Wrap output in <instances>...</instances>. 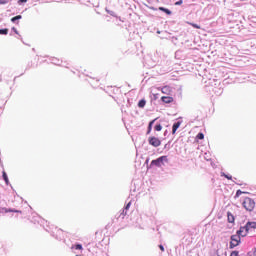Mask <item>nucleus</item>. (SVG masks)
Segmentation results:
<instances>
[{
    "label": "nucleus",
    "mask_w": 256,
    "mask_h": 256,
    "mask_svg": "<svg viewBox=\"0 0 256 256\" xmlns=\"http://www.w3.org/2000/svg\"><path fill=\"white\" fill-rule=\"evenodd\" d=\"M242 207H244V209L247 211H253V209H255V200L250 197L244 198Z\"/></svg>",
    "instance_id": "nucleus-1"
},
{
    "label": "nucleus",
    "mask_w": 256,
    "mask_h": 256,
    "mask_svg": "<svg viewBox=\"0 0 256 256\" xmlns=\"http://www.w3.org/2000/svg\"><path fill=\"white\" fill-rule=\"evenodd\" d=\"M231 241H230V248L235 249V247H239L241 244V237L238 234H234L231 236Z\"/></svg>",
    "instance_id": "nucleus-2"
},
{
    "label": "nucleus",
    "mask_w": 256,
    "mask_h": 256,
    "mask_svg": "<svg viewBox=\"0 0 256 256\" xmlns=\"http://www.w3.org/2000/svg\"><path fill=\"white\" fill-rule=\"evenodd\" d=\"M148 143L149 145H152V147H160L161 140L155 136H152L148 138Z\"/></svg>",
    "instance_id": "nucleus-3"
},
{
    "label": "nucleus",
    "mask_w": 256,
    "mask_h": 256,
    "mask_svg": "<svg viewBox=\"0 0 256 256\" xmlns=\"http://www.w3.org/2000/svg\"><path fill=\"white\" fill-rule=\"evenodd\" d=\"M249 233V230L244 227H240V229L236 232V235H239V237H247V234Z\"/></svg>",
    "instance_id": "nucleus-4"
},
{
    "label": "nucleus",
    "mask_w": 256,
    "mask_h": 256,
    "mask_svg": "<svg viewBox=\"0 0 256 256\" xmlns=\"http://www.w3.org/2000/svg\"><path fill=\"white\" fill-rule=\"evenodd\" d=\"M167 157L166 156H161L156 160H152L151 165H155L156 167H161V164L163 161H165Z\"/></svg>",
    "instance_id": "nucleus-5"
},
{
    "label": "nucleus",
    "mask_w": 256,
    "mask_h": 256,
    "mask_svg": "<svg viewBox=\"0 0 256 256\" xmlns=\"http://www.w3.org/2000/svg\"><path fill=\"white\" fill-rule=\"evenodd\" d=\"M161 101L163 103L169 104V103H173V101H175V100L171 96H162Z\"/></svg>",
    "instance_id": "nucleus-6"
},
{
    "label": "nucleus",
    "mask_w": 256,
    "mask_h": 256,
    "mask_svg": "<svg viewBox=\"0 0 256 256\" xmlns=\"http://www.w3.org/2000/svg\"><path fill=\"white\" fill-rule=\"evenodd\" d=\"M179 127H181V122H176L173 124L172 126V134L175 135V133H177V129H179Z\"/></svg>",
    "instance_id": "nucleus-7"
},
{
    "label": "nucleus",
    "mask_w": 256,
    "mask_h": 256,
    "mask_svg": "<svg viewBox=\"0 0 256 256\" xmlns=\"http://www.w3.org/2000/svg\"><path fill=\"white\" fill-rule=\"evenodd\" d=\"M228 223H235V216L231 212H227Z\"/></svg>",
    "instance_id": "nucleus-8"
},
{
    "label": "nucleus",
    "mask_w": 256,
    "mask_h": 256,
    "mask_svg": "<svg viewBox=\"0 0 256 256\" xmlns=\"http://www.w3.org/2000/svg\"><path fill=\"white\" fill-rule=\"evenodd\" d=\"M161 92H162L164 95H169V93H171V87H169V86H164V87L161 89Z\"/></svg>",
    "instance_id": "nucleus-9"
},
{
    "label": "nucleus",
    "mask_w": 256,
    "mask_h": 256,
    "mask_svg": "<svg viewBox=\"0 0 256 256\" xmlns=\"http://www.w3.org/2000/svg\"><path fill=\"white\" fill-rule=\"evenodd\" d=\"M246 228L249 231V229H256V222H248L246 224Z\"/></svg>",
    "instance_id": "nucleus-10"
},
{
    "label": "nucleus",
    "mask_w": 256,
    "mask_h": 256,
    "mask_svg": "<svg viewBox=\"0 0 256 256\" xmlns=\"http://www.w3.org/2000/svg\"><path fill=\"white\" fill-rule=\"evenodd\" d=\"M155 121H157V119H154V120L149 122L147 135H149V133H151V130L153 129V124L155 123Z\"/></svg>",
    "instance_id": "nucleus-11"
},
{
    "label": "nucleus",
    "mask_w": 256,
    "mask_h": 256,
    "mask_svg": "<svg viewBox=\"0 0 256 256\" xmlns=\"http://www.w3.org/2000/svg\"><path fill=\"white\" fill-rule=\"evenodd\" d=\"M159 11H163V13H166V15H171V10L165 8V7H159Z\"/></svg>",
    "instance_id": "nucleus-12"
},
{
    "label": "nucleus",
    "mask_w": 256,
    "mask_h": 256,
    "mask_svg": "<svg viewBox=\"0 0 256 256\" xmlns=\"http://www.w3.org/2000/svg\"><path fill=\"white\" fill-rule=\"evenodd\" d=\"M145 105H147V101H145V99H142L138 102V107L140 109H143V107H145Z\"/></svg>",
    "instance_id": "nucleus-13"
},
{
    "label": "nucleus",
    "mask_w": 256,
    "mask_h": 256,
    "mask_svg": "<svg viewBox=\"0 0 256 256\" xmlns=\"http://www.w3.org/2000/svg\"><path fill=\"white\" fill-rule=\"evenodd\" d=\"M2 177H3L6 185H9V177H7V172L3 171Z\"/></svg>",
    "instance_id": "nucleus-14"
},
{
    "label": "nucleus",
    "mask_w": 256,
    "mask_h": 256,
    "mask_svg": "<svg viewBox=\"0 0 256 256\" xmlns=\"http://www.w3.org/2000/svg\"><path fill=\"white\" fill-rule=\"evenodd\" d=\"M245 193H247V192H243V191H241V190H237V191H236V194H235V196H234V198H235V199H239V197H241V195H243V194H245Z\"/></svg>",
    "instance_id": "nucleus-15"
},
{
    "label": "nucleus",
    "mask_w": 256,
    "mask_h": 256,
    "mask_svg": "<svg viewBox=\"0 0 256 256\" xmlns=\"http://www.w3.org/2000/svg\"><path fill=\"white\" fill-rule=\"evenodd\" d=\"M19 19H22L21 15H17L15 17L11 18V21H12V23H15L16 21H19Z\"/></svg>",
    "instance_id": "nucleus-16"
},
{
    "label": "nucleus",
    "mask_w": 256,
    "mask_h": 256,
    "mask_svg": "<svg viewBox=\"0 0 256 256\" xmlns=\"http://www.w3.org/2000/svg\"><path fill=\"white\" fill-rule=\"evenodd\" d=\"M196 139H199V140L205 139V134H203L202 132L198 133L196 136Z\"/></svg>",
    "instance_id": "nucleus-17"
},
{
    "label": "nucleus",
    "mask_w": 256,
    "mask_h": 256,
    "mask_svg": "<svg viewBox=\"0 0 256 256\" xmlns=\"http://www.w3.org/2000/svg\"><path fill=\"white\" fill-rule=\"evenodd\" d=\"M7 33H9V29H0V35H7Z\"/></svg>",
    "instance_id": "nucleus-18"
},
{
    "label": "nucleus",
    "mask_w": 256,
    "mask_h": 256,
    "mask_svg": "<svg viewBox=\"0 0 256 256\" xmlns=\"http://www.w3.org/2000/svg\"><path fill=\"white\" fill-rule=\"evenodd\" d=\"M74 249H76V250H78V251H83V245H81V244H76V245L74 246Z\"/></svg>",
    "instance_id": "nucleus-19"
},
{
    "label": "nucleus",
    "mask_w": 256,
    "mask_h": 256,
    "mask_svg": "<svg viewBox=\"0 0 256 256\" xmlns=\"http://www.w3.org/2000/svg\"><path fill=\"white\" fill-rule=\"evenodd\" d=\"M188 25H191V27H194V29H201V26H199L195 23L188 22Z\"/></svg>",
    "instance_id": "nucleus-20"
},
{
    "label": "nucleus",
    "mask_w": 256,
    "mask_h": 256,
    "mask_svg": "<svg viewBox=\"0 0 256 256\" xmlns=\"http://www.w3.org/2000/svg\"><path fill=\"white\" fill-rule=\"evenodd\" d=\"M154 129L155 131H161V129H163V126L161 124H157Z\"/></svg>",
    "instance_id": "nucleus-21"
},
{
    "label": "nucleus",
    "mask_w": 256,
    "mask_h": 256,
    "mask_svg": "<svg viewBox=\"0 0 256 256\" xmlns=\"http://www.w3.org/2000/svg\"><path fill=\"white\" fill-rule=\"evenodd\" d=\"M223 176L228 179L229 181H231L233 179V176L231 175H227V174H223Z\"/></svg>",
    "instance_id": "nucleus-22"
},
{
    "label": "nucleus",
    "mask_w": 256,
    "mask_h": 256,
    "mask_svg": "<svg viewBox=\"0 0 256 256\" xmlns=\"http://www.w3.org/2000/svg\"><path fill=\"white\" fill-rule=\"evenodd\" d=\"M230 256H239V251L231 252Z\"/></svg>",
    "instance_id": "nucleus-23"
},
{
    "label": "nucleus",
    "mask_w": 256,
    "mask_h": 256,
    "mask_svg": "<svg viewBox=\"0 0 256 256\" xmlns=\"http://www.w3.org/2000/svg\"><path fill=\"white\" fill-rule=\"evenodd\" d=\"M8 1L7 0H0V5H7Z\"/></svg>",
    "instance_id": "nucleus-24"
},
{
    "label": "nucleus",
    "mask_w": 256,
    "mask_h": 256,
    "mask_svg": "<svg viewBox=\"0 0 256 256\" xmlns=\"http://www.w3.org/2000/svg\"><path fill=\"white\" fill-rule=\"evenodd\" d=\"M175 5H183V0H179V1L175 2Z\"/></svg>",
    "instance_id": "nucleus-25"
},
{
    "label": "nucleus",
    "mask_w": 256,
    "mask_h": 256,
    "mask_svg": "<svg viewBox=\"0 0 256 256\" xmlns=\"http://www.w3.org/2000/svg\"><path fill=\"white\" fill-rule=\"evenodd\" d=\"M19 5H21V3H27V0H18Z\"/></svg>",
    "instance_id": "nucleus-26"
},
{
    "label": "nucleus",
    "mask_w": 256,
    "mask_h": 256,
    "mask_svg": "<svg viewBox=\"0 0 256 256\" xmlns=\"http://www.w3.org/2000/svg\"><path fill=\"white\" fill-rule=\"evenodd\" d=\"M129 207H131V202H129V203L126 205V207H125L126 211L129 210Z\"/></svg>",
    "instance_id": "nucleus-27"
},
{
    "label": "nucleus",
    "mask_w": 256,
    "mask_h": 256,
    "mask_svg": "<svg viewBox=\"0 0 256 256\" xmlns=\"http://www.w3.org/2000/svg\"><path fill=\"white\" fill-rule=\"evenodd\" d=\"M159 249L160 251H165V247H163V245H159Z\"/></svg>",
    "instance_id": "nucleus-28"
},
{
    "label": "nucleus",
    "mask_w": 256,
    "mask_h": 256,
    "mask_svg": "<svg viewBox=\"0 0 256 256\" xmlns=\"http://www.w3.org/2000/svg\"><path fill=\"white\" fill-rule=\"evenodd\" d=\"M13 29V31H15V33H17V29L14 27V28H12Z\"/></svg>",
    "instance_id": "nucleus-29"
}]
</instances>
